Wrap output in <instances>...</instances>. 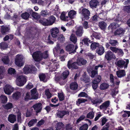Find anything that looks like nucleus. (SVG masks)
<instances>
[{
  "label": "nucleus",
  "mask_w": 130,
  "mask_h": 130,
  "mask_svg": "<svg viewBox=\"0 0 130 130\" xmlns=\"http://www.w3.org/2000/svg\"><path fill=\"white\" fill-rule=\"evenodd\" d=\"M23 70L25 74H35L36 72L37 69L33 66L27 65L25 66Z\"/></svg>",
  "instance_id": "1"
},
{
  "label": "nucleus",
  "mask_w": 130,
  "mask_h": 130,
  "mask_svg": "<svg viewBox=\"0 0 130 130\" xmlns=\"http://www.w3.org/2000/svg\"><path fill=\"white\" fill-rule=\"evenodd\" d=\"M128 63V59H126V61L123 60H119L115 63L116 66L122 69L124 67L125 69L127 67Z\"/></svg>",
  "instance_id": "2"
},
{
  "label": "nucleus",
  "mask_w": 130,
  "mask_h": 130,
  "mask_svg": "<svg viewBox=\"0 0 130 130\" xmlns=\"http://www.w3.org/2000/svg\"><path fill=\"white\" fill-rule=\"evenodd\" d=\"M42 54L40 51H37L34 52L32 55L33 58L35 61H39L42 59Z\"/></svg>",
  "instance_id": "3"
},
{
  "label": "nucleus",
  "mask_w": 130,
  "mask_h": 130,
  "mask_svg": "<svg viewBox=\"0 0 130 130\" xmlns=\"http://www.w3.org/2000/svg\"><path fill=\"white\" fill-rule=\"evenodd\" d=\"M23 59L22 55L19 54L17 55L15 61V64L16 65L19 67L22 66L23 65V63L22 62Z\"/></svg>",
  "instance_id": "4"
},
{
  "label": "nucleus",
  "mask_w": 130,
  "mask_h": 130,
  "mask_svg": "<svg viewBox=\"0 0 130 130\" xmlns=\"http://www.w3.org/2000/svg\"><path fill=\"white\" fill-rule=\"evenodd\" d=\"M74 45L73 44H68L66 47V50L67 52H71L70 53H74L76 52V50L78 48L77 45H75L74 50Z\"/></svg>",
  "instance_id": "5"
},
{
  "label": "nucleus",
  "mask_w": 130,
  "mask_h": 130,
  "mask_svg": "<svg viewBox=\"0 0 130 130\" xmlns=\"http://www.w3.org/2000/svg\"><path fill=\"white\" fill-rule=\"evenodd\" d=\"M105 58L107 61H110L112 59H115L116 57L114 54L110 51L105 52Z\"/></svg>",
  "instance_id": "6"
},
{
  "label": "nucleus",
  "mask_w": 130,
  "mask_h": 130,
  "mask_svg": "<svg viewBox=\"0 0 130 130\" xmlns=\"http://www.w3.org/2000/svg\"><path fill=\"white\" fill-rule=\"evenodd\" d=\"M42 104L41 103H37L34 104L32 106L37 113L41 112L42 109Z\"/></svg>",
  "instance_id": "7"
},
{
  "label": "nucleus",
  "mask_w": 130,
  "mask_h": 130,
  "mask_svg": "<svg viewBox=\"0 0 130 130\" xmlns=\"http://www.w3.org/2000/svg\"><path fill=\"white\" fill-rule=\"evenodd\" d=\"M69 112L68 110H58L56 113V115L58 118H62L65 115H69Z\"/></svg>",
  "instance_id": "8"
},
{
  "label": "nucleus",
  "mask_w": 130,
  "mask_h": 130,
  "mask_svg": "<svg viewBox=\"0 0 130 130\" xmlns=\"http://www.w3.org/2000/svg\"><path fill=\"white\" fill-rule=\"evenodd\" d=\"M13 88L9 85H6L4 88L5 93L8 95H10L13 92Z\"/></svg>",
  "instance_id": "9"
},
{
  "label": "nucleus",
  "mask_w": 130,
  "mask_h": 130,
  "mask_svg": "<svg viewBox=\"0 0 130 130\" xmlns=\"http://www.w3.org/2000/svg\"><path fill=\"white\" fill-rule=\"evenodd\" d=\"M82 13L84 18L86 20H87L89 18L90 12L88 10L85 8H83L82 10Z\"/></svg>",
  "instance_id": "10"
},
{
  "label": "nucleus",
  "mask_w": 130,
  "mask_h": 130,
  "mask_svg": "<svg viewBox=\"0 0 130 130\" xmlns=\"http://www.w3.org/2000/svg\"><path fill=\"white\" fill-rule=\"evenodd\" d=\"M110 49L113 52L115 53H118L119 55H123V52L121 49L119 48L114 46H111Z\"/></svg>",
  "instance_id": "11"
},
{
  "label": "nucleus",
  "mask_w": 130,
  "mask_h": 130,
  "mask_svg": "<svg viewBox=\"0 0 130 130\" xmlns=\"http://www.w3.org/2000/svg\"><path fill=\"white\" fill-rule=\"evenodd\" d=\"M87 71L89 73H91V76L92 78L94 77L98 74V71L94 70L93 67L88 68L87 69Z\"/></svg>",
  "instance_id": "12"
},
{
  "label": "nucleus",
  "mask_w": 130,
  "mask_h": 130,
  "mask_svg": "<svg viewBox=\"0 0 130 130\" xmlns=\"http://www.w3.org/2000/svg\"><path fill=\"white\" fill-rule=\"evenodd\" d=\"M39 78L41 81H47V79H49L50 77L47 74L43 73H40L39 74L38 76Z\"/></svg>",
  "instance_id": "13"
},
{
  "label": "nucleus",
  "mask_w": 130,
  "mask_h": 130,
  "mask_svg": "<svg viewBox=\"0 0 130 130\" xmlns=\"http://www.w3.org/2000/svg\"><path fill=\"white\" fill-rule=\"evenodd\" d=\"M77 65H78L76 61L71 63L70 61H69L68 62L67 66L68 68L69 69H76L78 68V67Z\"/></svg>",
  "instance_id": "14"
},
{
  "label": "nucleus",
  "mask_w": 130,
  "mask_h": 130,
  "mask_svg": "<svg viewBox=\"0 0 130 130\" xmlns=\"http://www.w3.org/2000/svg\"><path fill=\"white\" fill-rule=\"evenodd\" d=\"M87 62V61L84 58L79 57L76 60V62L78 66H81L85 65Z\"/></svg>",
  "instance_id": "15"
},
{
  "label": "nucleus",
  "mask_w": 130,
  "mask_h": 130,
  "mask_svg": "<svg viewBox=\"0 0 130 130\" xmlns=\"http://www.w3.org/2000/svg\"><path fill=\"white\" fill-rule=\"evenodd\" d=\"M51 32L52 36L53 38L57 37L59 34V29L56 27L52 29Z\"/></svg>",
  "instance_id": "16"
},
{
  "label": "nucleus",
  "mask_w": 130,
  "mask_h": 130,
  "mask_svg": "<svg viewBox=\"0 0 130 130\" xmlns=\"http://www.w3.org/2000/svg\"><path fill=\"white\" fill-rule=\"evenodd\" d=\"M93 41H91L90 40L87 38H84L82 40V42L80 43V45L82 44V45H84L85 46H89V43H90L92 42Z\"/></svg>",
  "instance_id": "17"
},
{
  "label": "nucleus",
  "mask_w": 130,
  "mask_h": 130,
  "mask_svg": "<svg viewBox=\"0 0 130 130\" xmlns=\"http://www.w3.org/2000/svg\"><path fill=\"white\" fill-rule=\"evenodd\" d=\"M83 32V27L82 26H80L77 28L76 34L77 36L81 37Z\"/></svg>",
  "instance_id": "18"
},
{
  "label": "nucleus",
  "mask_w": 130,
  "mask_h": 130,
  "mask_svg": "<svg viewBox=\"0 0 130 130\" xmlns=\"http://www.w3.org/2000/svg\"><path fill=\"white\" fill-rule=\"evenodd\" d=\"M91 102L94 105L100 104L102 102V100L100 98L98 97L93 98L91 99Z\"/></svg>",
  "instance_id": "19"
},
{
  "label": "nucleus",
  "mask_w": 130,
  "mask_h": 130,
  "mask_svg": "<svg viewBox=\"0 0 130 130\" xmlns=\"http://www.w3.org/2000/svg\"><path fill=\"white\" fill-rule=\"evenodd\" d=\"M99 3V2L97 0H91L89 2V5L92 8H96Z\"/></svg>",
  "instance_id": "20"
},
{
  "label": "nucleus",
  "mask_w": 130,
  "mask_h": 130,
  "mask_svg": "<svg viewBox=\"0 0 130 130\" xmlns=\"http://www.w3.org/2000/svg\"><path fill=\"white\" fill-rule=\"evenodd\" d=\"M9 30L10 29L8 27L3 25L1 26V31L2 34L4 35L9 32Z\"/></svg>",
  "instance_id": "21"
},
{
  "label": "nucleus",
  "mask_w": 130,
  "mask_h": 130,
  "mask_svg": "<svg viewBox=\"0 0 130 130\" xmlns=\"http://www.w3.org/2000/svg\"><path fill=\"white\" fill-rule=\"evenodd\" d=\"M110 102L109 101H107L103 103L102 105L100 106V109H106L109 106Z\"/></svg>",
  "instance_id": "22"
},
{
  "label": "nucleus",
  "mask_w": 130,
  "mask_h": 130,
  "mask_svg": "<svg viewBox=\"0 0 130 130\" xmlns=\"http://www.w3.org/2000/svg\"><path fill=\"white\" fill-rule=\"evenodd\" d=\"M56 18L53 15H52L49 17L48 19H47L48 26L52 25L55 22Z\"/></svg>",
  "instance_id": "23"
},
{
  "label": "nucleus",
  "mask_w": 130,
  "mask_h": 130,
  "mask_svg": "<svg viewBox=\"0 0 130 130\" xmlns=\"http://www.w3.org/2000/svg\"><path fill=\"white\" fill-rule=\"evenodd\" d=\"M125 32L124 30L121 27L117 29L114 32L115 35H123Z\"/></svg>",
  "instance_id": "24"
},
{
  "label": "nucleus",
  "mask_w": 130,
  "mask_h": 130,
  "mask_svg": "<svg viewBox=\"0 0 130 130\" xmlns=\"http://www.w3.org/2000/svg\"><path fill=\"white\" fill-rule=\"evenodd\" d=\"M117 75L118 77L121 78L126 75L125 71L124 70H121L117 71Z\"/></svg>",
  "instance_id": "25"
},
{
  "label": "nucleus",
  "mask_w": 130,
  "mask_h": 130,
  "mask_svg": "<svg viewBox=\"0 0 130 130\" xmlns=\"http://www.w3.org/2000/svg\"><path fill=\"white\" fill-rule=\"evenodd\" d=\"M78 87V85L76 82H72L70 85V88L72 90H76L77 89Z\"/></svg>",
  "instance_id": "26"
},
{
  "label": "nucleus",
  "mask_w": 130,
  "mask_h": 130,
  "mask_svg": "<svg viewBox=\"0 0 130 130\" xmlns=\"http://www.w3.org/2000/svg\"><path fill=\"white\" fill-rule=\"evenodd\" d=\"M27 77L23 75H17L16 81H26Z\"/></svg>",
  "instance_id": "27"
},
{
  "label": "nucleus",
  "mask_w": 130,
  "mask_h": 130,
  "mask_svg": "<svg viewBox=\"0 0 130 130\" xmlns=\"http://www.w3.org/2000/svg\"><path fill=\"white\" fill-rule=\"evenodd\" d=\"M8 119L10 123H13L16 120V116L13 114L9 115Z\"/></svg>",
  "instance_id": "28"
},
{
  "label": "nucleus",
  "mask_w": 130,
  "mask_h": 130,
  "mask_svg": "<svg viewBox=\"0 0 130 130\" xmlns=\"http://www.w3.org/2000/svg\"><path fill=\"white\" fill-rule=\"evenodd\" d=\"M96 52L100 55H102L104 52V48L102 45L99 46L96 50Z\"/></svg>",
  "instance_id": "29"
},
{
  "label": "nucleus",
  "mask_w": 130,
  "mask_h": 130,
  "mask_svg": "<svg viewBox=\"0 0 130 130\" xmlns=\"http://www.w3.org/2000/svg\"><path fill=\"white\" fill-rule=\"evenodd\" d=\"M69 74V71L68 70H66L64 71L61 75V79L64 80L66 79Z\"/></svg>",
  "instance_id": "30"
},
{
  "label": "nucleus",
  "mask_w": 130,
  "mask_h": 130,
  "mask_svg": "<svg viewBox=\"0 0 130 130\" xmlns=\"http://www.w3.org/2000/svg\"><path fill=\"white\" fill-rule=\"evenodd\" d=\"M64 127V125L62 123L59 122L57 124L56 129L58 130H63L65 128Z\"/></svg>",
  "instance_id": "31"
},
{
  "label": "nucleus",
  "mask_w": 130,
  "mask_h": 130,
  "mask_svg": "<svg viewBox=\"0 0 130 130\" xmlns=\"http://www.w3.org/2000/svg\"><path fill=\"white\" fill-rule=\"evenodd\" d=\"M39 23L44 26H48L47 19L45 18H42L39 20Z\"/></svg>",
  "instance_id": "32"
},
{
  "label": "nucleus",
  "mask_w": 130,
  "mask_h": 130,
  "mask_svg": "<svg viewBox=\"0 0 130 130\" xmlns=\"http://www.w3.org/2000/svg\"><path fill=\"white\" fill-rule=\"evenodd\" d=\"M7 101V97L5 95L2 94L0 96V101L2 103H6Z\"/></svg>",
  "instance_id": "33"
},
{
  "label": "nucleus",
  "mask_w": 130,
  "mask_h": 130,
  "mask_svg": "<svg viewBox=\"0 0 130 130\" xmlns=\"http://www.w3.org/2000/svg\"><path fill=\"white\" fill-rule=\"evenodd\" d=\"M109 41V43L113 47L116 46L119 44L118 42L116 40L110 39Z\"/></svg>",
  "instance_id": "34"
},
{
  "label": "nucleus",
  "mask_w": 130,
  "mask_h": 130,
  "mask_svg": "<svg viewBox=\"0 0 130 130\" xmlns=\"http://www.w3.org/2000/svg\"><path fill=\"white\" fill-rule=\"evenodd\" d=\"M90 45V48L92 50H94L96 49L97 47H98L99 46V44L98 43L95 42H92Z\"/></svg>",
  "instance_id": "35"
},
{
  "label": "nucleus",
  "mask_w": 130,
  "mask_h": 130,
  "mask_svg": "<svg viewBox=\"0 0 130 130\" xmlns=\"http://www.w3.org/2000/svg\"><path fill=\"white\" fill-rule=\"evenodd\" d=\"M109 86V85L108 84L103 83L101 85L100 88L102 90H104L108 88Z\"/></svg>",
  "instance_id": "36"
},
{
  "label": "nucleus",
  "mask_w": 130,
  "mask_h": 130,
  "mask_svg": "<svg viewBox=\"0 0 130 130\" xmlns=\"http://www.w3.org/2000/svg\"><path fill=\"white\" fill-rule=\"evenodd\" d=\"M76 13V12L75 10H72L70 11L68 13V15L70 19H72L74 18V15Z\"/></svg>",
  "instance_id": "37"
},
{
  "label": "nucleus",
  "mask_w": 130,
  "mask_h": 130,
  "mask_svg": "<svg viewBox=\"0 0 130 130\" xmlns=\"http://www.w3.org/2000/svg\"><path fill=\"white\" fill-rule=\"evenodd\" d=\"M40 15L44 17H46L47 15H49V12L46 10H43L41 11L40 13Z\"/></svg>",
  "instance_id": "38"
},
{
  "label": "nucleus",
  "mask_w": 130,
  "mask_h": 130,
  "mask_svg": "<svg viewBox=\"0 0 130 130\" xmlns=\"http://www.w3.org/2000/svg\"><path fill=\"white\" fill-rule=\"evenodd\" d=\"M21 94L20 92L19 91H17L14 93L12 95V97L14 99L18 100L19 99L20 97Z\"/></svg>",
  "instance_id": "39"
},
{
  "label": "nucleus",
  "mask_w": 130,
  "mask_h": 130,
  "mask_svg": "<svg viewBox=\"0 0 130 130\" xmlns=\"http://www.w3.org/2000/svg\"><path fill=\"white\" fill-rule=\"evenodd\" d=\"M106 23L104 21L100 22L99 23V25L100 28L102 29H104L106 27Z\"/></svg>",
  "instance_id": "40"
},
{
  "label": "nucleus",
  "mask_w": 130,
  "mask_h": 130,
  "mask_svg": "<svg viewBox=\"0 0 130 130\" xmlns=\"http://www.w3.org/2000/svg\"><path fill=\"white\" fill-rule=\"evenodd\" d=\"M29 16L30 14L29 13L27 12L23 13L21 15L22 18L26 20L28 19Z\"/></svg>",
  "instance_id": "41"
},
{
  "label": "nucleus",
  "mask_w": 130,
  "mask_h": 130,
  "mask_svg": "<svg viewBox=\"0 0 130 130\" xmlns=\"http://www.w3.org/2000/svg\"><path fill=\"white\" fill-rule=\"evenodd\" d=\"M4 108L7 110L11 109L13 107L12 103L9 102L4 106Z\"/></svg>",
  "instance_id": "42"
},
{
  "label": "nucleus",
  "mask_w": 130,
  "mask_h": 130,
  "mask_svg": "<svg viewBox=\"0 0 130 130\" xmlns=\"http://www.w3.org/2000/svg\"><path fill=\"white\" fill-rule=\"evenodd\" d=\"M61 19L63 21H68L70 19L69 16H66V15L64 13H62L60 16Z\"/></svg>",
  "instance_id": "43"
},
{
  "label": "nucleus",
  "mask_w": 130,
  "mask_h": 130,
  "mask_svg": "<svg viewBox=\"0 0 130 130\" xmlns=\"http://www.w3.org/2000/svg\"><path fill=\"white\" fill-rule=\"evenodd\" d=\"M8 73L11 75H14L16 73V71L15 69L10 67L8 70Z\"/></svg>",
  "instance_id": "44"
},
{
  "label": "nucleus",
  "mask_w": 130,
  "mask_h": 130,
  "mask_svg": "<svg viewBox=\"0 0 130 130\" xmlns=\"http://www.w3.org/2000/svg\"><path fill=\"white\" fill-rule=\"evenodd\" d=\"M2 60L4 63L6 64H8L10 61L9 59L8 56H4L2 57Z\"/></svg>",
  "instance_id": "45"
},
{
  "label": "nucleus",
  "mask_w": 130,
  "mask_h": 130,
  "mask_svg": "<svg viewBox=\"0 0 130 130\" xmlns=\"http://www.w3.org/2000/svg\"><path fill=\"white\" fill-rule=\"evenodd\" d=\"M57 37V39L59 42L62 43L64 42L65 38L63 35L60 34Z\"/></svg>",
  "instance_id": "46"
},
{
  "label": "nucleus",
  "mask_w": 130,
  "mask_h": 130,
  "mask_svg": "<svg viewBox=\"0 0 130 130\" xmlns=\"http://www.w3.org/2000/svg\"><path fill=\"white\" fill-rule=\"evenodd\" d=\"M5 68L2 66H0V79H2L4 77L3 74Z\"/></svg>",
  "instance_id": "47"
},
{
  "label": "nucleus",
  "mask_w": 130,
  "mask_h": 130,
  "mask_svg": "<svg viewBox=\"0 0 130 130\" xmlns=\"http://www.w3.org/2000/svg\"><path fill=\"white\" fill-rule=\"evenodd\" d=\"M124 11L128 13H130V5L125 6L123 8Z\"/></svg>",
  "instance_id": "48"
},
{
  "label": "nucleus",
  "mask_w": 130,
  "mask_h": 130,
  "mask_svg": "<svg viewBox=\"0 0 130 130\" xmlns=\"http://www.w3.org/2000/svg\"><path fill=\"white\" fill-rule=\"evenodd\" d=\"M58 97L60 101H62L64 100V95L62 93H58Z\"/></svg>",
  "instance_id": "49"
},
{
  "label": "nucleus",
  "mask_w": 130,
  "mask_h": 130,
  "mask_svg": "<svg viewBox=\"0 0 130 130\" xmlns=\"http://www.w3.org/2000/svg\"><path fill=\"white\" fill-rule=\"evenodd\" d=\"M37 121V120L36 119H32L28 123V126L29 127L32 126L34 124L36 123Z\"/></svg>",
  "instance_id": "50"
},
{
  "label": "nucleus",
  "mask_w": 130,
  "mask_h": 130,
  "mask_svg": "<svg viewBox=\"0 0 130 130\" xmlns=\"http://www.w3.org/2000/svg\"><path fill=\"white\" fill-rule=\"evenodd\" d=\"M93 35L95 38L100 39L101 38V36L100 34L95 32L93 34Z\"/></svg>",
  "instance_id": "51"
},
{
  "label": "nucleus",
  "mask_w": 130,
  "mask_h": 130,
  "mask_svg": "<svg viewBox=\"0 0 130 130\" xmlns=\"http://www.w3.org/2000/svg\"><path fill=\"white\" fill-rule=\"evenodd\" d=\"M45 95L47 96L48 99H50L52 97V94L50 93V90L49 89H47L45 91Z\"/></svg>",
  "instance_id": "52"
},
{
  "label": "nucleus",
  "mask_w": 130,
  "mask_h": 130,
  "mask_svg": "<svg viewBox=\"0 0 130 130\" xmlns=\"http://www.w3.org/2000/svg\"><path fill=\"white\" fill-rule=\"evenodd\" d=\"M118 91L117 90V89L116 88H114L112 89L111 93V94L113 98L116 95V94L118 93Z\"/></svg>",
  "instance_id": "53"
},
{
  "label": "nucleus",
  "mask_w": 130,
  "mask_h": 130,
  "mask_svg": "<svg viewBox=\"0 0 130 130\" xmlns=\"http://www.w3.org/2000/svg\"><path fill=\"white\" fill-rule=\"evenodd\" d=\"M94 116V113L93 111H90L87 115V117L91 119H93Z\"/></svg>",
  "instance_id": "54"
},
{
  "label": "nucleus",
  "mask_w": 130,
  "mask_h": 130,
  "mask_svg": "<svg viewBox=\"0 0 130 130\" xmlns=\"http://www.w3.org/2000/svg\"><path fill=\"white\" fill-rule=\"evenodd\" d=\"M87 101V99H85L83 98H79L76 101L77 103H78L79 104L82 103H84Z\"/></svg>",
  "instance_id": "55"
},
{
  "label": "nucleus",
  "mask_w": 130,
  "mask_h": 130,
  "mask_svg": "<svg viewBox=\"0 0 130 130\" xmlns=\"http://www.w3.org/2000/svg\"><path fill=\"white\" fill-rule=\"evenodd\" d=\"M88 126L87 124H85L81 126L79 128V130H87Z\"/></svg>",
  "instance_id": "56"
},
{
  "label": "nucleus",
  "mask_w": 130,
  "mask_h": 130,
  "mask_svg": "<svg viewBox=\"0 0 130 130\" xmlns=\"http://www.w3.org/2000/svg\"><path fill=\"white\" fill-rule=\"evenodd\" d=\"M31 97L30 95L29 92H27L26 93V96L24 98V100L25 101H27L31 99Z\"/></svg>",
  "instance_id": "57"
},
{
  "label": "nucleus",
  "mask_w": 130,
  "mask_h": 130,
  "mask_svg": "<svg viewBox=\"0 0 130 130\" xmlns=\"http://www.w3.org/2000/svg\"><path fill=\"white\" fill-rule=\"evenodd\" d=\"M100 82H92V85L93 89L95 90L96 89L98 86V83Z\"/></svg>",
  "instance_id": "58"
},
{
  "label": "nucleus",
  "mask_w": 130,
  "mask_h": 130,
  "mask_svg": "<svg viewBox=\"0 0 130 130\" xmlns=\"http://www.w3.org/2000/svg\"><path fill=\"white\" fill-rule=\"evenodd\" d=\"M33 13L31 16L34 19H38L40 18V15L37 13L34 12Z\"/></svg>",
  "instance_id": "59"
},
{
  "label": "nucleus",
  "mask_w": 130,
  "mask_h": 130,
  "mask_svg": "<svg viewBox=\"0 0 130 130\" xmlns=\"http://www.w3.org/2000/svg\"><path fill=\"white\" fill-rule=\"evenodd\" d=\"M78 97H87L88 96V94L84 92H80L78 95Z\"/></svg>",
  "instance_id": "60"
},
{
  "label": "nucleus",
  "mask_w": 130,
  "mask_h": 130,
  "mask_svg": "<svg viewBox=\"0 0 130 130\" xmlns=\"http://www.w3.org/2000/svg\"><path fill=\"white\" fill-rule=\"evenodd\" d=\"M70 39V41L73 42L74 43H76L77 41V38L75 36H71Z\"/></svg>",
  "instance_id": "61"
},
{
  "label": "nucleus",
  "mask_w": 130,
  "mask_h": 130,
  "mask_svg": "<svg viewBox=\"0 0 130 130\" xmlns=\"http://www.w3.org/2000/svg\"><path fill=\"white\" fill-rule=\"evenodd\" d=\"M65 128L66 130H72L73 127L70 124H68L66 125Z\"/></svg>",
  "instance_id": "62"
},
{
  "label": "nucleus",
  "mask_w": 130,
  "mask_h": 130,
  "mask_svg": "<svg viewBox=\"0 0 130 130\" xmlns=\"http://www.w3.org/2000/svg\"><path fill=\"white\" fill-rule=\"evenodd\" d=\"M52 38L51 35H49L47 39V43L50 44H54V42L51 40Z\"/></svg>",
  "instance_id": "63"
},
{
  "label": "nucleus",
  "mask_w": 130,
  "mask_h": 130,
  "mask_svg": "<svg viewBox=\"0 0 130 130\" xmlns=\"http://www.w3.org/2000/svg\"><path fill=\"white\" fill-rule=\"evenodd\" d=\"M83 79L82 80H83L84 81H90L89 77L86 75L83 76Z\"/></svg>",
  "instance_id": "64"
}]
</instances>
